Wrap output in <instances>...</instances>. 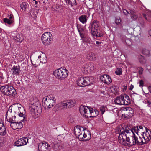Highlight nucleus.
I'll return each instance as SVG.
<instances>
[{
	"label": "nucleus",
	"mask_w": 151,
	"mask_h": 151,
	"mask_svg": "<svg viewBox=\"0 0 151 151\" xmlns=\"http://www.w3.org/2000/svg\"><path fill=\"white\" fill-rule=\"evenodd\" d=\"M146 104H147L148 106L149 107L151 108V101H147V103H146Z\"/></svg>",
	"instance_id": "nucleus-59"
},
{
	"label": "nucleus",
	"mask_w": 151,
	"mask_h": 151,
	"mask_svg": "<svg viewBox=\"0 0 151 151\" xmlns=\"http://www.w3.org/2000/svg\"><path fill=\"white\" fill-rule=\"evenodd\" d=\"M78 19L83 24H85L87 21V16L84 14L82 15L79 17Z\"/></svg>",
	"instance_id": "nucleus-25"
},
{
	"label": "nucleus",
	"mask_w": 151,
	"mask_h": 151,
	"mask_svg": "<svg viewBox=\"0 0 151 151\" xmlns=\"http://www.w3.org/2000/svg\"><path fill=\"white\" fill-rule=\"evenodd\" d=\"M146 132L142 133V138L144 139L145 144L148 142L151 139V131L147 128H146Z\"/></svg>",
	"instance_id": "nucleus-12"
},
{
	"label": "nucleus",
	"mask_w": 151,
	"mask_h": 151,
	"mask_svg": "<svg viewBox=\"0 0 151 151\" xmlns=\"http://www.w3.org/2000/svg\"><path fill=\"white\" fill-rule=\"evenodd\" d=\"M110 89L111 92L114 94L116 93L119 91V87L117 85L112 86L111 87Z\"/></svg>",
	"instance_id": "nucleus-31"
},
{
	"label": "nucleus",
	"mask_w": 151,
	"mask_h": 151,
	"mask_svg": "<svg viewBox=\"0 0 151 151\" xmlns=\"http://www.w3.org/2000/svg\"><path fill=\"white\" fill-rule=\"evenodd\" d=\"M91 34L93 37H101L103 36L102 32L99 29L95 30L94 33L92 32Z\"/></svg>",
	"instance_id": "nucleus-20"
},
{
	"label": "nucleus",
	"mask_w": 151,
	"mask_h": 151,
	"mask_svg": "<svg viewBox=\"0 0 151 151\" xmlns=\"http://www.w3.org/2000/svg\"><path fill=\"white\" fill-rule=\"evenodd\" d=\"M68 73V71L65 68H61L55 70L53 74L57 78L63 80L67 77Z\"/></svg>",
	"instance_id": "nucleus-5"
},
{
	"label": "nucleus",
	"mask_w": 151,
	"mask_h": 151,
	"mask_svg": "<svg viewBox=\"0 0 151 151\" xmlns=\"http://www.w3.org/2000/svg\"><path fill=\"white\" fill-rule=\"evenodd\" d=\"M30 110L34 118L38 117L42 112L41 105L39 101L30 99L29 102Z\"/></svg>",
	"instance_id": "nucleus-1"
},
{
	"label": "nucleus",
	"mask_w": 151,
	"mask_h": 151,
	"mask_svg": "<svg viewBox=\"0 0 151 151\" xmlns=\"http://www.w3.org/2000/svg\"><path fill=\"white\" fill-rule=\"evenodd\" d=\"M55 10V11H59V10H60V7L59 6H55V8H54Z\"/></svg>",
	"instance_id": "nucleus-56"
},
{
	"label": "nucleus",
	"mask_w": 151,
	"mask_h": 151,
	"mask_svg": "<svg viewBox=\"0 0 151 151\" xmlns=\"http://www.w3.org/2000/svg\"><path fill=\"white\" fill-rule=\"evenodd\" d=\"M143 16L144 17L145 19L146 20H147L148 21L150 22V20L149 19H147V17H146V15L145 14H143Z\"/></svg>",
	"instance_id": "nucleus-60"
},
{
	"label": "nucleus",
	"mask_w": 151,
	"mask_h": 151,
	"mask_svg": "<svg viewBox=\"0 0 151 151\" xmlns=\"http://www.w3.org/2000/svg\"><path fill=\"white\" fill-rule=\"evenodd\" d=\"M129 130V131L130 130L131 131L132 133V134H135V133H136L138 135V133L139 131L138 126H134L132 127L130 130ZM129 133H130V132H129Z\"/></svg>",
	"instance_id": "nucleus-27"
},
{
	"label": "nucleus",
	"mask_w": 151,
	"mask_h": 151,
	"mask_svg": "<svg viewBox=\"0 0 151 151\" xmlns=\"http://www.w3.org/2000/svg\"><path fill=\"white\" fill-rule=\"evenodd\" d=\"M64 1L68 6L70 5L71 7L76 6L77 4L76 0H64Z\"/></svg>",
	"instance_id": "nucleus-24"
},
{
	"label": "nucleus",
	"mask_w": 151,
	"mask_h": 151,
	"mask_svg": "<svg viewBox=\"0 0 151 151\" xmlns=\"http://www.w3.org/2000/svg\"><path fill=\"white\" fill-rule=\"evenodd\" d=\"M16 116L15 115H14L13 117H12V118L11 120H8V121L10 122L11 123L13 124V122H17V120H16Z\"/></svg>",
	"instance_id": "nucleus-44"
},
{
	"label": "nucleus",
	"mask_w": 151,
	"mask_h": 151,
	"mask_svg": "<svg viewBox=\"0 0 151 151\" xmlns=\"http://www.w3.org/2000/svg\"><path fill=\"white\" fill-rule=\"evenodd\" d=\"M100 80L104 83L107 84H109L111 82V79L109 75L107 74L103 75L100 77Z\"/></svg>",
	"instance_id": "nucleus-14"
},
{
	"label": "nucleus",
	"mask_w": 151,
	"mask_h": 151,
	"mask_svg": "<svg viewBox=\"0 0 151 151\" xmlns=\"http://www.w3.org/2000/svg\"><path fill=\"white\" fill-rule=\"evenodd\" d=\"M67 108H70L74 106L75 102L73 100H67Z\"/></svg>",
	"instance_id": "nucleus-35"
},
{
	"label": "nucleus",
	"mask_w": 151,
	"mask_h": 151,
	"mask_svg": "<svg viewBox=\"0 0 151 151\" xmlns=\"http://www.w3.org/2000/svg\"><path fill=\"white\" fill-rule=\"evenodd\" d=\"M77 82L78 85L81 87L89 86L91 83L90 78L88 77H81L78 79Z\"/></svg>",
	"instance_id": "nucleus-9"
},
{
	"label": "nucleus",
	"mask_w": 151,
	"mask_h": 151,
	"mask_svg": "<svg viewBox=\"0 0 151 151\" xmlns=\"http://www.w3.org/2000/svg\"><path fill=\"white\" fill-rule=\"evenodd\" d=\"M49 146L48 143L44 141L39 145L38 148L40 151H46Z\"/></svg>",
	"instance_id": "nucleus-19"
},
{
	"label": "nucleus",
	"mask_w": 151,
	"mask_h": 151,
	"mask_svg": "<svg viewBox=\"0 0 151 151\" xmlns=\"http://www.w3.org/2000/svg\"><path fill=\"white\" fill-rule=\"evenodd\" d=\"M7 134L6 126L4 121L0 119V135L2 136L5 135Z\"/></svg>",
	"instance_id": "nucleus-17"
},
{
	"label": "nucleus",
	"mask_w": 151,
	"mask_h": 151,
	"mask_svg": "<svg viewBox=\"0 0 151 151\" xmlns=\"http://www.w3.org/2000/svg\"><path fill=\"white\" fill-rule=\"evenodd\" d=\"M106 93L104 91H100V96L102 97H103L104 96L106 95Z\"/></svg>",
	"instance_id": "nucleus-53"
},
{
	"label": "nucleus",
	"mask_w": 151,
	"mask_h": 151,
	"mask_svg": "<svg viewBox=\"0 0 151 151\" xmlns=\"http://www.w3.org/2000/svg\"><path fill=\"white\" fill-rule=\"evenodd\" d=\"M139 86L140 87H143L144 85L143 81L142 80H140L139 81Z\"/></svg>",
	"instance_id": "nucleus-55"
},
{
	"label": "nucleus",
	"mask_w": 151,
	"mask_h": 151,
	"mask_svg": "<svg viewBox=\"0 0 151 151\" xmlns=\"http://www.w3.org/2000/svg\"><path fill=\"white\" fill-rule=\"evenodd\" d=\"M41 40L44 45H48L51 43V41L52 40V35L50 32H45L42 35Z\"/></svg>",
	"instance_id": "nucleus-7"
},
{
	"label": "nucleus",
	"mask_w": 151,
	"mask_h": 151,
	"mask_svg": "<svg viewBox=\"0 0 151 151\" xmlns=\"http://www.w3.org/2000/svg\"><path fill=\"white\" fill-rule=\"evenodd\" d=\"M26 121V118L23 117V119H21L19 122L17 121L13 122V124L14 125L16 126L15 129H19L22 128L23 127V124H25Z\"/></svg>",
	"instance_id": "nucleus-16"
},
{
	"label": "nucleus",
	"mask_w": 151,
	"mask_h": 151,
	"mask_svg": "<svg viewBox=\"0 0 151 151\" xmlns=\"http://www.w3.org/2000/svg\"><path fill=\"white\" fill-rule=\"evenodd\" d=\"M3 21L5 23H7L9 25H11L13 23L12 20H9L6 18L4 19Z\"/></svg>",
	"instance_id": "nucleus-38"
},
{
	"label": "nucleus",
	"mask_w": 151,
	"mask_h": 151,
	"mask_svg": "<svg viewBox=\"0 0 151 151\" xmlns=\"http://www.w3.org/2000/svg\"><path fill=\"white\" fill-rule=\"evenodd\" d=\"M138 58L139 62L141 64H144L145 63L146 60L145 58L142 55H139Z\"/></svg>",
	"instance_id": "nucleus-34"
},
{
	"label": "nucleus",
	"mask_w": 151,
	"mask_h": 151,
	"mask_svg": "<svg viewBox=\"0 0 151 151\" xmlns=\"http://www.w3.org/2000/svg\"><path fill=\"white\" fill-rule=\"evenodd\" d=\"M138 70H139V74H142L143 70V68L141 67H140L139 68Z\"/></svg>",
	"instance_id": "nucleus-54"
},
{
	"label": "nucleus",
	"mask_w": 151,
	"mask_h": 151,
	"mask_svg": "<svg viewBox=\"0 0 151 151\" xmlns=\"http://www.w3.org/2000/svg\"><path fill=\"white\" fill-rule=\"evenodd\" d=\"M84 69L88 71L90 70L92 71L94 69V67L93 64L92 63H91L88 65H86L84 67Z\"/></svg>",
	"instance_id": "nucleus-29"
},
{
	"label": "nucleus",
	"mask_w": 151,
	"mask_h": 151,
	"mask_svg": "<svg viewBox=\"0 0 151 151\" xmlns=\"http://www.w3.org/2000/svg\"><path fill=\"white\" fill-rule=\"evenodd\" d=\"M27 3L25 2H23L20 4V8L22 11H25L26 10L27 8Z\"/></svg>",
	"instance_id": "nucleus-36"
},
{
	"label": "nucleus",
	"mask_w": 151,
	"mask_h": 151,
	"mask_svg": "<svg viewBox=\"0 0 151 151\" xmlns=\"http://www.w3.org/2000/svg\"><path fill=\"white\" fill-rule=\"evenodd\" d=\"M11 72L13 76L19 75L21 72L20 66H13L11 69Z\"/></svg>",
	"instance_id": "nucleus-18"
},
{
	"label": "nucleus",
	"mask_w": 151,
	"mask_h": 151,
	"mask_svg": "<svg viewBox=\"0 0 151 151\" xmlns=\"http://www.w3.org/2000/svg\"><path fill=\"white\" fill-rule=\"evenodd\" d=\"M99 22L97 20H95L91 22L88 28L91 32L94 33L95 30L99 29Z\"/></svg>",
	"instance_id": "nucleus-11"
},
{
	"label": "nucleus",
	"mask_w": 151,
	"mask_h": 151,
	"mask_svg": "<svg viewBox=\"0 0 151 151\" xmlns=\"http://www.w3.org/2000/svg\"><path fill=\"white\" fill-rule=\"evenodd\" d=\"M87 58L90 61H94L96 60V55L94 53L91 52L87 55Z\"/></svg>",
	"instance_id": "nucleus-21"
},
{
	"label": "nucleus",
	"mask_w": 151,
	"mask_h": 151,
	"mask_svg": "<svg viewBox=\"0 0 151 151\" xmlns=\"http://www.w3.org/2000/svg\"><path fill=\"white\" fill-rule=\"evenodd\" d=\"M83 138H85L87 137V135L85 133H84V134L83 135Z\"/></svg>",
	"instance_id": "nucleus-63"
},
{
	"label": "nucleus",
	"mask_w": 151,
	"mask_h": 151,
	"mask_svg": "<svg viewBox=\"0 0 151 151\" xmlns=\"http://www.w3.org/2000/svg\"><path fill=\"white\" fill-rule=\"evenodd\" d=\"M19 117H20L22 118V119H23V118L24 117L26 118L25 117V116H24V114L20 112L19 114Z\"/></svg>",
	"instance_id": "nucleus-57"
},
{
	"label": "nucleus",
	"mask_w": 151,
	"mask_h": 151,
	"mask_svg": "<svg viewBox=\"0 0 151 151\" xmlns=\"http://www.w3.org/2000/svg\"><path fill=\"white\" fill-rule=\"evenodd\" d=\"M91 113L90 116V118L94 117L97 116L99 114V111L97 109H94L93 108Z\"/></svg>",
	"instance_id": "nucleus-37"
},
{
	"label": "nucleus",
	"mask_w": 151,
	"mask_h": 151,
	"mask_svg": "<svg viewBox=\"0 0 151 151\" xmlns=\"http://www.w3.org/2000/svg\"><path fill=\"white\" fill-rule=\"evenodd\" d=\"M38 10L35 8L32 9L30 11V15L32 17L36 18L37 15Z\"/></svg>",
	"instance_id": "nucleus-23"
},
{
	"label": "nucleus",
	"mask_w": 151,
	"mask_h": 151,
	"mask_svg": "<svg viewBox=\"0 0 151 151\" xmlns=\"http://www.w3.org/2000/svg\"><path fill=\"white\" fill-rule=\"evenodd\" d=\"M127 96L128 98L127 97V98L125 99V105H127L130 103V99L128 95Z\"/></svg>",
	"instance_id": "nucleus-41"
},
{
	"label": "nucleus",
	"mask_w": 151,
	"mask_h": 151,
	"mask_svg": "<svg viewBox=\"0 0 151 151\" xmlns=\"http://www.w3.org/2000/svg\"><path fill=\"white\" fill-rule=\"evenodd\" d=\"M87 44L86 43L84 42L83 41V42L81 45V47L83 48V49H85L87 46Z\"/></svg>",
	"instance_id": "nucleus-46"
},
{
	"label": "nucleus",
	"mask_w": 151,
	"mask_h": 151,
	"mask_svg": "<svg viewBox=\"0 0 151 151\" xmlns=\"http://www.w3.org/2000/svg\"><path fill=\"white\" fill-rule=\"evenodd\" d=\"M131 18L134 20H136L137 17V16L134 14H131Z\"/></svg>",
	"instance_id": "nucleus-47"
},
{
	"label": "nucleus",
	"mask_w": 151,
	"mask_h": 151,
	"mask_svg": "<svg viewBox=\"0 0 151 151\" xmlns=\"http://www.w3.org/2000/svg\"><path fill=\"white\" fill-rule=\"evenodd\" d=\"M116 75H120L122 74V69L121 68H117L115 71Z\"/></svg>",
	"instance_id": "nucleus-42"
},
{
	"label": "nucleus",
	"mask_w": 151,
	"mask_h": 151,
	"mask_svg": "<svg viewBox=\"0 0 151 151\" xmlns=\"http://www.w3.org/2000/svg\"><path fill=\"white\" fill-rule=\"evenodd\" d=\"M148 33L149 35L151 36V29L149 31Z\"/></svg>",
	"instance_id": "nucleus-64"
},
{
	"label": "nucleus",
	"mask_w": 151,
	"mask_h": 151,
	"mask_svg": "<svg viewBox=\"0 0 151 151\" xmlns=\"http://www.w3.org/2000/svg\"><path fill=\"white\" fill-rule=\"evenodd\" d=\"M128 98L127 95L125 94H122L117 96L114 100L115 103L118 105H124L125 104V99Z\"/></svg>",
	"instance_id": "nucleus-10"
},
{
	"label": "nucleus",
	"mask_w": 151,
	"mask_h": 151,
	"mask_svg": "<svg viewBox=\"0 0 151 151\" xmlns=\"http://www.w3.org/2000/svg\"><path fill=\"white\" fill-rule=\"evenodd\" d=\"M129 129L127 125H124L122 127V125L118 130L119 135L118 137L119 142L122 145H126V140L127 139V134H129Z\"/></svg>",
	"instance_id": "nucleus-2"
},
{
	"label": "nucleus",
	"mask_w": 151,
	"mask_h": 151,
	"mask_svg": "<svg viewBox=\"0 0 151 151\" xmlns=\"http://www.w3.org/2000/svg\"><path fill=\"white\" fill-rule=\"evenodd\" d=\"M74 132L75 135L77 136L78 134L81 133V127L76 126L74 129Z\"/></svg>",
	"instance_id": "nucleus-32"
},
{
	"label": "nucleus",
	"mask_w": 151,
	"mask_h": 151,
	"mask_svg": "<svg viewBox=\"0 0 151 151\" xmlns=\"http://www.w3.org/2000/svg\"><path fill=\"white\" fill-rule=\"evenodd\" d=\"M106 107L104 106H101L100 107V111L102 115H103L106 111Z\"/></svg>",
	"instance_id": "nucleus-40"
},
{
	"label": "nucleus",
	"mask_w": 151,
	"mask_h": 151,
	"mask_svg": "<svg viewBox=\"0 0 151 151\" xmlns=\"http://www.w3.org/2000/svg\"><path fill=\"white\" fill-rule=\"evenodd\" d=\"M140 138V137H139ZM140 140H138V138L135 134H132L130 137L128 136V134H127V139L126 140V145H127L129 146H133L136 145H142L145 143L143 139L140 138Z\"/></svg>",
	"instance_id": "nucleus-4"
},
{
	"label": "nucleus",
	"mask_w": 151,
	"mask_h": 151,
	"mask_svg": "<svg viewBox=\"0 0 151 151\" xmlns=\"http://www.w3.org/2000/svg\"><path fill=\"white\" fill-rule=\"evenodd\" d=\"M28 139L27 137H24L21 138L16 141L14 144L17 147H20L26 145L28 142Z\"/></svg>",
	"instance_id": "nucleus-13"
},
{
	"label": "nucleus",
	"mask_w": 151,
	"mask_h": 151,
	"mask_svg": "<svg viewBox=\"0 0 151 151\" xmlns=\"http://www.w3.org/2000/svg\"><path fill=\"white\" fill-rule=\"evenodd\" d=\"M86 109L85 117L88 118L90 117V116L91 114V111H92L93 108L88 106H86Z\"/></svg>",
	"instance_id": "nucleus-22"
},
{
	"label": "nucleus",
	"mask_w": 151,
	"mask_h": 151,
	"mask_svg": "<svg viewBox=\"0 0 151 151\" xmlns=\"http://www.w3.org/2000/svg\"><path fill=\"white\" fill-rule=\"evenodd\" d=\"M0 89L4 95L15 97L17 95V92L16 89L11 85H6L1 86Z\"/></svg>",
	"instance_id": "nucleus-3"
},
{
	"label": "nucleus",
	"mask_w": 151,
	"mask_h": 151,
	"mask_svg": "<svg viewBox=\"0 0 151 151\" xmlns=\"http://www.w3.org/2000/svg\"><path fill=\"white\" fill-rule=\"evenodd\" d=\"M56 99L53 96L51 95L47 96L46 97L43 98L42 102H44V105L45 106L50 108L53 106L55 104V101Z\"/></svg>",
	"instance_id": "nucleus-6"
},
{
	"label": "nucleus",
	"mask_w": 151,
	"mask_h": 151,
	"mask_svg": "<svg viewBox=\"0 0 151 151\" xmlns=\"http://www.w3.org/2000/svg\"><path fill=\"white\" fill-rule=\"evenodd\" d=\"M14 39L15 40L16 42H21L23 40V37H21L19 34L17 33L14 36Z\"/></svg>",
	"instance_id": "nucleus-26"
},
{
	"label": "nucleus",
	"mask_w": 151,
	"mask_h": 151,
	"mask_svg": "<svg viewBox=\"0 0 151 151\" xmlns=\"http://www.w3.org/2000/svg\"><path fill=\"white\" fill-rule=\"evenodd\" d=\"M134 87L133 85L131 84L130 87L129 89L130 90H132Z\"/></svg>",
	"instance_id": "nucleus-62"
},
{
	"label": "nucleus",
	"mask_w": 151,
	"mask_h": 151,
	"mask_svg": "<svg viewBox=\"0 0 151 151\" xmlns=\"http://www.w3.org/2000/svg\"><path fill=\"white\" fill-rule=\"evenodd\" d=\"M142 52L143 55H147L150 54V51L146 48H143L142 49Z\"/></svg>",
	"instance_id": "nucleus-39"
},
{
	"label": "nucleus",
	"mask_w": 151,
	"mask_h": 151,
	"mask_svg": "<svg viewBox=\"0 0 151 151\" xmlns=\"http://www.w3.org/2000/svg\"><path fill=\"white\" fill-rule=\"evenodd\" d=\"M14 114H12V111H10L9 110L6 113V117L7 118V120H11V119L12 118V117H13Z\"/></svg>",
	"instance_id": "nucleus-33"
},
{
	"label": "nucleus",
	"mask_w": 151,
	"mask_h": 151,
	"mask_svg": "<svg viewBox=\"0 0 151 151\" xmlns=\"http://www.w3.org/2000/svg\"><path fill=\"white\" fill-rule=\"evenodd\" d=\"M77 136L78 137V139L80 140H81L83 139V135H82L81 133L78 134Z\"/></svg>",
	"instance_id": "nucleus-51"
},
{
	"label": "nucleus",
	"mask_w": 151,
	"mask_h": 151,
	"mask_svg": "<svg viewBox=\"0 0 151 151\" xmlns=\"http://www.w3.org/2000/svg\"><path fill=\"white\" fill-rule=\"evenodd\" d=\"M90 46L92 50H94L96 47L97 45L94 43L90 44Z\"/></svg>",
	"instance_id": "nucleus-48"
},
{
	"label": "nucleus",
	"mask_w": 151,
	"mask_h": 151,
	"mask_svg": "<svg viewBox=\"0 0 151 151\" xmlns=\"http://www.w3.org/2000/svg\"><path fill=\"white\" fill-rule=\"evenodd\" d=\"M91 135L90 134L89 137H88V138L86 140H85V141H88V140H89L91 138Z\"/></svg>",
	"instance_id": "nucleus-61"
},
{
	"label": "nucleus",
	"mask_w": 151,
	"mask_h": 151,
	"mask_svg": "<svg viewBox=\"0 0 151 151\" xmlns=\"http://www.w3.org/2000/svg\"><path fill=\"white\" fill-rule=\"evenodd\" d=\"M8 18L7 19H8L10 20H12V22H13L14 19H13V15L12 14H10L9 15H8L7 16Z\"/></svg>",
	"instance_id": "nucleus-50"
},
{
	"label": "nucleus",
	"mask_w": 151,
	"mask_h": 151,
	"mask_svg": "<svg viewBox=\"0 0 151 151\" xmlns=\"http://www.w3.org/2000/svg\"><path fill=\"white\" fill-rule=\"evenodd\" d=\"M121 22V20L120 18L118 19H116L115 20V23L116 24L118 25L119 24H120V23Z\"/></svg>",
	"instance_id": "nucleus-52"
},
{
	"label": "nucleus",
	"mask_w": 151,
	"mask_h": 151,
	"mask_svg": "<svg viewBox=\"0 0 151 151\" xmlns=\"http://www.w3.org/2000/svg\"><path fill=\"white\" fill-rule=\"evenodd\" d=\"M139 22L140 23V26L142 28L144 27V21L142 19H139Z\"/></svg>",
	"instance_id": "nucleus-45"
},
{
	"label": "nucleus",
	"mask_w": 151,
	"mask_h": 151,
	"mask_svg": "<svg viewBox=\"0 0 151 151\" xmlns=\"http://www.w3.org/2000/svg\"><path fill=\"white\" fill-rule=\"evenodd\" d=\"M131 39L129 38H127L125 40L126 44L128 45H130L132 44Z\"/></svg>",
	"instance_id": "nucleus-43"
},
{
	"label": "nucleus",
	"mask_w": 151,
	"mask_h": 151,
	"mask_svg": "<svg viewBox=\"0 0 151 151\" xmlns=\"http://www.w3.org/2000/svg\"><path fill=\"white\" fill-rule=\"evenodd\" d=\"M77 28L79 32V35L83 41H86L85 36V30L83 27L81 25L78 24L77 25Z\"/></svg>",
	"instance_id": "nucleus-15"
},
{
	"label": "nucleus",
	"mask_w": 151,
	"mask_h": 151,
	"mask_svg": "<svg viewBox=\"0 0 151 151\" xmlns=\"http://www.w3.org/2000/svg\"><path fill=\"white\" fill-rule=\"evenodd\" d=\"M67 100L62 101L60 103L57 104L58 106H59L61 108H67Z\"/></svg>",
	"instance_id": "nucleus-28"
},
{
	"label": "nucleus",
	"mask_w": 151,
	"mask_h": 151,
	"mask_svg": "<svg viewBox=\"0 0 151 151\" xmlns=\"http://www.w3.org/2000/svg\"><path fill=\"white\" fill-rule=\"evenodd\" d=\"M123 113L122 116L124 119H128L131 118L134 115V111L131 107H126L123 108L122 109Z\"/></svg>",
	"instance_id": "nucleus-8"
},
{
	"label": "nucleus",
	"mask_w": 151,
	"mask_h": 151,
	"mask_svg": "<svg viewBox=\"0 0 151 151\" xmlns=\"http://www.w3.org/2000/svg\"><path fill=\"white\" fill-rule=\"evenodd\" d=\"M123 11L124 14L126 15H127L128 14H129V12L126 9H123Z\"/></svg>",
	"instance_id": "nucleus-58"
},
{
	"label": "nucleus",
	"mask_w": 151,
	"mask_h": 151,
	"mask_svg": "<svg viewBox=\"0 0 151 151\" xmlns=\"http://www.w3.org/2000/svg\"><path fill=\"white\" fill-rule=\"evenodd\" d=\"M4 77L2 74L0 75V83H4Z\"/></svg>",
	"instance_id": "nucleus-49"
},
{
	"label": "nucleus",
	"mask_w": 151,
	"mask_h": 151,
	"mask_svg": "<svg viewBox=\"0 0 151 151\" xmlns=\"http://www.w3.org/2000/svg\"><path fill=\"white\" fill-rule=\"evenodd\" d=\"M87 106H81L79 108V112L81 115L85 116L86 109Z\"/></svg>",
	"instance_id": "nucleus-30"
}]
</instances>
